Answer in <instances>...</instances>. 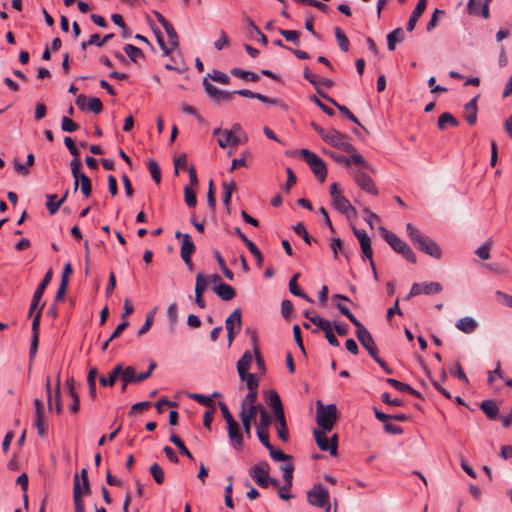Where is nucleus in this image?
I'll return each instance as SVG.
<instances>
[{
    "instance_id": "obj_1",
    "label": "nucleus",
    "mask_w": 512,
    "mask_h": 512,
    "mask_svg": "<svg viewBox=\"0 0 512 512\" xmlns=\"http://www.w3.org/2000/svg\"><path fill=\"white\" fill-rule=\"evenodd\" d=\"M406 231L410 240L421 253L427 254L429 256H440L442 251L439 245L433 239L424 235L411 223L406 225Z\"/></svg>"
},
{
    "instance_id": "obj_2",
    "label": "nucleus",
    "mask_w": 512,
    "mask_h": 512,
    "mask_svg": "<svg viewBox=\"0 0 512 512\" xmlns=\"http://www.w3.org/2000/svg\"><path fill=\"white\" fill-rule=\"evenodd\" d=\"M337 419L338 413L335 404L323 405L320 401L317 402L316 421L322 430L331 431Z\"/></svg>"
},
{
    "instance_id": "obj_3",
    "label": "nucleus",
    "mask_w": 512,
    "mask_h": 512,
    "mask_svg": "<svg viewBox=\"0 0 512 512\" xmlns=\"http://www.w3.org/2000/svg\"><path fill=\"white\" fill-rule=\"evenodd\" d=\"M329 498V493L322 484H315L307 492L308 503L318 508H324L326 512H330L331 509Z\"/></svg>"
},
{
    "instance_id": "obj_4",
    "label": "nucleus",
    "mask_w": 512,
    "mask_h": 512,
    "mask_svg": "<svg viewBox=\"0 0 512 512\" xmlns=\"http://www.w3.org/2000/svg\"><path fill=\"white\" fill-rule=\"evenodd\" d=\"M300 155L309 165L314 175L320 180V182H323L327 175V169L324 161L318 155L309 151L308 149H301Z\"/></svg>"
},
{
    "instance_id": "obj_5",
    "label": "nucleus",
    "mask_w": 512,
    "mask_h": 512,
    "mask_svg": "<svg viewBox=\"0 0 512 512\" xmlns=\"http://www.w3.org/2000/svg\"><path fill=\"white\" fill-rule=\"evenodd\" d=\"M72 176L74 178V191H77L79 182L81 183V192L85 197H90L92 184L88 176L80 172L81 162L79 159H73L70 163Z\"/></svg>"
},
{
    "instance_id": "obj_6",
    "label": "nucleus",
    "mask_w": 512,
    "mask_h": 512,
    "mask_svg": "<svg viewBox=\"0 0 512 512\" xmlns=\"http://www.w3.org/2000/svg\"><path fill=\"white\" fill-rule=\"evenodd\" d=\"M353 325L356 327V337L360 344L368 351L372 358H376L378 349L371 333L360 321H357Z\"/></svg>"
},
{
    "instance_id": "obj_7",
    "label": "nucleus",
    "mask_w": 512,
    "mask_h": 512,
    "mask_svg": "<svg viewBox=\"0 0 512 512\" xmlns=\"http://www.w3.org/2000/svg\"><path fill=\"white\" fill-rule=\"evenodd\" d=\"M324 141L345 152L353 150V145L348 142V136L336 129L328 130L327 134L324 136Z\"/></svg>"
},
{
    "instance_id": "obj_8",
    "label": "nucleus",
    "mask_w": 512,
    "mask_h": 512,
    "mask_svg": "<svg viewBox=\"0 0 512 512\" xmlns=\"http://www.w3.org/2000/svg\"><path fill=\"white\" fill-rule=\"evenodd\" d=\"M270 472V466L266 461H260L256 465L249 469L250 477L255 483L261 488H268V476Z\"/></svg>"
},
{
    "instance_id": "obj_9",
    "label": "nucleus",
    "mask_w": 512,
    "mask_h": 512,
    "mask_svg": "<svg viewBox=\"0 0 512 512\" xmlns=\"http://www.w3.org/2000/svg\"><path fill=\"white\" fill-rule=\"evenodd\" d=\"M380 233L382 237L386 240V242L394 249L395 252L403 254L404 256L410 255L412 253L410 247L396 234L388 231L383 227L380 228Z\"/></svg>"
},
{
    "instance_id": "obj_10",
    "label": "nucleus",
    "mask_w": 512,
    "mask_h": 512,
    "mask_svg": "<svg viewBox=\"0 0 512 512\" xmlns=\"http://www.w3.org/2000/svg\"><path fill=\"white\" fill-rule=\"evenodd\" d=\"M442 285L438 282H422V283H414L411 287L409 294L406 299L409 300L412 297H415L420 294L432 295L437 294L442 291Z\"/></svg>"
},
{
    "instance_id": "obj_11",
    "label": "nucleus",
    "mask_w": 512,
    "mask_h": 512,
    "mask_svg": "<svg viewBox=\"0 0 512 512\" xmlns=\"http://www.w3.org/2000/svg\"><path fill=\"white\" fill-rule=\"evenodd\" d=\"M242 326L241 310L236 308L226 319L225 327L227 330L228 343L231 345L236 334L240 331Z\"/></svg>"
},
{
    "instance_id": "obj_12",
    "label": "nucleus",
    "mask_w": 512,
    "mask_h": 512,
    "mask_svg": "<svg viewBox=\"0 0 512 512\" xmlns=\"http://www.w3.org/2000/svg\"><path fill=\"white\" fill-rule=\"evenodd\" d=\"M228 437L230 440L231 446L237 450L241 451L244 446V438L241 427L239 423L235 420L227 424Z\"/></svg>"
},
{
    "instance_id": "obj_13",
    "label": "nucleus",
    "mask_w": 512,
    "mask_h": 512,
    "mask_svg": "<svg viewBox=\"0 0 512 512\" xmlns=\"http://www.w3.org/2000/svg\"><path fill=\"white\" fill-rule=\"evenodd\" d=\"M203 86L208 96L216 102L230 101L233 97V92L218 89L208 81L207 77L203 80Z\"/></svg>"
},
{
    "instance_id": "obj_14",
    "label": "nucleus",
    "mask_w": 512,
    "mask_h": 512,
    "mask_svg": "<svg viewBox=\"0 0 512 512\" xmlns=\"http://www.w3.org/2000/svg\"><path fill=\"white\" fill-rule=\"evenodd\" d=\"M477 264L492 274L502 275L508 271L507 267L497 258H481Z\"/></svg>"
},
{
    "instance_id": "obj_15",
    "label": "nucleus",
    "mask_w": 512,
    "mask_h": 512,
    "mask_svg": "<svg viewBox=\"0 0 512 512\" xmlns=\"http://www.w3.org/2000/svg\"><path fill=\"white\" fill-rule=\"evenodd\" d=\"M220 134L221 137L218 138V145L221 148H226L227 146L236 147L239 145L240 140L239 138L234 134L232 130H221L220 128H216L213 131V135Z\"/></svg>"
},
{
    "instance_id": "obj_16",
    "label": "nucleus",
    "mask_w": 512,
    "mask_h": 512,
    "mask_svg": "<svg viewBox=\"0 0 512 512\" xmlns=\"http://www.w3.org/2000/svg\"><path fill=\"white\" fill-rule=\"evenodd\" d=\"M354 179L357 185L367 193L372 195L378 194V189L375 187L373 180L366 173L358 171L356 172Z\"/></svg>"
},
{
    "instance_id": "obj_17",
    "label": "nucleus",
    "mask_w": 512,
    "mask_h": 512,
    "mask_svg": "<svg viewBox=\"0 0 512 512\" xmlns=\"http://www.w3.org/2000/svg\"><path fill=\"white\" fill-rule=\"evenodd\" d=\"M332 204L341 214H345L348 217L356 215V209L342 194L336 195L334 199H332Z\"/></svg>"
},
{
    "instance_id": "obj_18",
    "label": "nucleus",
    "mask_w": 512,
    "mask_h": 512,
    "mask_svg": "<svg viewBox=\"0 0 512 512\" xmlns=\"http://www.w3.org/2000/svg\"><path fill=\"white\" fill-rule=\"evenodd\" d=\"M326 431L314 430L313 434L317 446L321 451H329L332 456H336V445L329 443V438L325 434Z\"/></svg>"
},
{
    "instance_id": "obj_19",
    "label": "nucleus",
    "mask_w": 512,
    "mask_h": 512,
    "mask_svg": "<svg viewBox=\"0 0 512 512\" xmlns=\"http://www.w3.org/2000/svg\"><path fill=\"white\" fill-rule=\"evenodd\" d=\"M353 231L355 236L359 240L363 256H372L373 251L371 247V240L367 232L363 229L357 228H353Z\"/></svg>"
},
{
    "instance_id": "obj_20",
    "label": "nucleus",
    "mask_w": 512,
    "mask_h": 512,
    "mask_svg": "<svg viewBox=\"0 0 512 512\" xmlns=\"http://www.w3.org/2000/svg\"><path fill=\"white\" fill-rule=\"evenodd\" d=\"M73 502L75 512H85L84 501L82 498L81 485L78 474L74 476L73 484Z\"/></svg>"
},
{
    "instance_id": "obj_21",
    "label": "nucleus",
    "mask_w": 512,
    "mask_h": 512,
    "mask_svg": "<svg viewBox=\"0 0 512 512\" xmlns=\"http://www.w3.org/2000/svg\"><path fill=\"white\" fill-rule=\"evenodd\" d=\"M427 6V0H419L414 10L412 11L410 18L407 22L406 29L411 32L414 30L418 19L421 17Z\"/></svg>"
},
{
    "instance_id": "obj_22",
    "label": "nucleus",
    "mask_w": 512,
    "mask_h": 512,
    "mask_svg": "<svg viewBox=\"0 0 512 512\" xmlns=\"http://www.w3.org/2000/svg\"><path fill=\"white\" fill-rule=\"evenodd\" d=\"M258 412L253 409H241L240 411V419L243 425V432L247 435L248 438L251 437V422L256 417Z\"/></svg>"
},
{
    "instance_id": "obj_23",
    "label": "nucleus",
    "mask_w": 512,
    "mask_h": 512,
    "mask_svg": "<svg viewBox=\"0 0 512 512\" xmlns=\"http://www.w3.org/2000/svg\"><path fill=\"white\" fill-rule=\"evenodd\" d=\"M176 238H182V244L180 249V256H191L195 251V245L189 234H183L176 232Z\"/></svg>"
},
{
    "instance_id": "obj_24",
    "label": "nucleus",
    "mask_w": 512,
    "mask_h": 512,
    "mask_svg": "<svg viewBox=\"0 0 512 512\" xmlns=\"http://www.w3.org/2000/svg\"><path fill=\"white\" fill-rule=\"evenodd\" d=\"M477 96L464 105V118L470 124L477 122Z\"/></svg>"
},
{
    "instance_id": "obj_25",
    "label": "nucleus",
    "mask_w": 512,
    "mask_h": 512,
    "mask_svg": "<svg viewBox=\"0 0 512 512\" xmlns=\"http://www.w3.org/2000/svg\"><path fill=\"white\" fill-rule=\"evenodd\" d=\"M213 290L224 301H230L236 295L235 289L226 283H219L213 288Z\"/></svg>"
},
{
    "instance_id": "obj_26",
    "label": "nucleus",
    "mask_w": 512,
    "mask_h": 512,
    "mask_svg": "<svg viewBox=\"0 0 512 512\" xmlns=\"http://www.w3.org/2000/svg\"><path fill=\"white\" fill-rule=\"evenodd\" d=\"M122 372V364H117L109 373L108 377L100 376L99 382L103 387H112L115 385L117 379Z\"/></svg>"
},
{
    "instance_id": "obj_27",
    "label": "nucleus",
    "mask_w": 512,
    "mask_h": 512,
    "mask_svg": "<svg viewBox=\"0 0 512 512\" xmlns=\"http://www.w3.org/2000/svg\"><path fill=\"white\" fill-rule=\"evenodd\" d=\"M67 195H68V191H66L65 194L63 195V197L60 198L59 200H57V195H55V194H47L46 195V198H47L46 208L51 215L55 214L59 210L61 205L66 200Z\"/></svg>"
},
{
    "instance_id": "obj_28",
    "label": "nucleus",
    "mask_w": 512,
    "mask_h": 512,
    "mask_svg": "<svg viewBox=\"0 0 512 512\" xmlns=\"http://www.w3.org/2000/svg\"><path fill=\"white\" fill-rule=\"evenodd\" d=\"M320 97H322L323 99H325L326 101L330 102L331 104H333L343 115H345L351 122L357 124V125H360V122L359 120L357 119V117L344 105H340L339 103H337L333 98H331L330 96H328L327 94L325 93H320Z\"/></svg>"
},
{
    "instance_id": "obj_29",
    "label": "nucleus",
    "mask_w": 512,
    "mask_h": 512,
    "mask_svg": "<svg viewBox=\"0 0 512 512\" xmlns=\"http://www.w3.org/2000/svg\"><path fill=\"white\" fill-rule=\"evenodd\" d=\"M480 409L491 420L496 419L499 413V407L495 401L487 399L481 402Z\"/></svg>"
},
{
    "instance_id": "obj_30",
    "label": "nucleus",
    "mask_w": 512,
    "mask_h": 512,
    "mask_svg": "<svg viewBox=\"0 0 512 512\" xmlns=\"http://www.w3.org/2000/svg\"><path fill=\"white\" fill-rule=\"evenodd\" d=\"M252 361V353L250 351H245L237 362V371L239 376H243L246 371H249Z\"/></svg>"
},
{
    "instance_id": "obj_31",
    "label": "nucleus",
    "mask_w": 512,
    "mask_h": 512,
    "mask_svg": "<svg viewBox=\"0 0 512 512\" xmlns=\"http://www.w3.org/2000/svg\"><path fill=\"white\" fill-rule=\"evenodd\" d=\"M455 326L460 331L470 334L475 331L477 322L471 317H463L456 322Z\"/></svg>"
},
{
    "instance_id": "obj_32",
    "label": "nucleus",
    "mask_w": 512,
    "mask_h": 512,
    "mask_svg": "<svg viewBox=\"0 0 512 512\" xmlns=\"http://www.w3.org/2000/svg\"><path fill=\"white\" fill-rule=\"evenodd\" d=\"M258 397V391H250L247 393L245 398L241 402V409L247 410V409H253L258 412L261 406H258L256 404Z\"/></svg>"
},
{
    "instance_id": "obj_33",
    "label": "nucleus",
    "mask_w": 512,
    "mask_h": 512,
    "mask_svg": "<svg viewBox=\"0 0 512 512\" xmlns=\"http://www.w3.org/2000/svg\"><path fill=\"white\" fill-rule=\"evenodd\" d=\"M404 38V32L402 28H396L387 35V47L389 51L395 50L396 43H399Z\"/></svg>"
},
{
    "instance_id": "obj_34",
    "label": "nucleus",
    "mask_w": 512,
    "mask_h": 512,
    "mask_svg": "<svg viewBox=\"0 0 512 512\" xmlns=\"http://www.w3.org/2000/svg\"><path fill=\"white\" fill-rule=\"evenodd\" d=\"M447 125L456 127L459 121L451 113L444 112L439 116L437 126L440 130H445Z\"/></svg>"
},
{
    "instance_id": "obj_35",
    "label": "nucleus",
    "mask_w": 512,
    "mask_h": 512,
    "mask_svg": "<svg viewBox=\"0 0 512 512\" xmlns=\"http://www.w3.org/2000/svg\"><path fill=\"white\" fill-rule=\"evenodd\" d=\"M252 346H253V352L255 355L257 367L260 371L265 372V363H264V359L261 355V352H260V349L258 346L257 333H255V332H253V335H252Z\"/></svg>"
},
{
    "instance_id": "obj_36",
    "label": "nucleus",
    "mask_w": 512,
    "mask_h": 512,
    "mask_svg": "<svg viewBox=\"0 0 512 512\" xmlns=\"http://www.w3.org/2000/svg\"><path fill=\"white\" fill-rule=\"evenodd\" d=\"M298 277H299V274L297 273V274H294V275L292 276V278L290 279V281H289V290H290V292H291L293 295L298 296V297H301V298L305 299L306 301H308V302H311V303H312V302H313V300H312V299H311L307 294H305L304 292H302V291L300 290V288L298 287V284H297V279H298Z\"/></svg>"
},
{
    "instance_id": "obj_37",
    "label": "nucleus",
    "mask_w": 512,
    "mask_h": 512,
    "mask_svg": "<svg viewBox=\"0 0 512 512\" xmlns=\"http://www.w3.org/2000/svg\"><path fill=\"white\" fill-rule=\"evenodd\" d=\"M231 74L235 77H238L243 80H248L252 82H257L260 79V76L254 72L246 71L241 68H233L231 70Z\"/></svg>"
},
{
    "instance_id": "obj_38",
    "label": "nucleus",
    "mask_w": 512,
    "mask_h": 512,
    "mask_svg": "<svg viewBox=\"0 0 512 512\" xmlns=\"http://www.w3.org/2000/svg\"><path fill=\"white\" fill-rule=\"evenodd\" d=\"M123 50L127 54V56L130 58V60L134 63H136L138 61V59L144 58L143 51L140 48H138L132 44H126L124 46Z\"/></svg>"
},
{
    "instance_id": "obj_39",
    "label": "nucleus",
    "mask_w": 512,
    "mask_h": 512,
    "mask_svg": "<svg viewBox=\"0 0 512 512\" xmlns=\"http://www.w3.org/2000/svg\"><path fill=\"white\" fill-rule=\"evenodd\" d=\"M267 403L268 405L271 407V409L274 411L276 410H279L281 408H283V405H282V402H281V399H280V396L278 395V393L271 389L268 391V394H267Z\"/></svg>"
},
{
    "instance_id": "obj_40",
    "label": "nucleus",
    "mask_w": 512,
    "mask_h": 512,
    "mask_svg": "<svg viewBox=\"0 0 512 512\" xmlns=\"http://www.w3.org/2000/svg\"><path fill=\"white\" fill-rule=\"evenodd\" d=\"M184 200L189 208H194L197 205V196L195 188L186 185L184 187Z\"/></svg>"
},
{
    "instance_id": "obj_41",
    "label": "nucleus",
    "mask_w": 512,
    "mask_h": 512,
    "mask_svg": "<svg viewBox=\"0 0 512 512\" xmlns=\"http://www.w3.org/2000/svg\"><path fill=\"white\" fill-rule=\"evenodd\" d=\"M240 379L246 382V386L250 391H257L259 386V380L255 374L246 371L243 376H239Z\"/></svg>"
},
{
    "instance_id": "obj_42",
    "label": "nucleus",
    "mask_w": 512,
    "mask_h": 512,
    "mask_svg": "<svg viewBox=\"0 0 512 512\" xmlns=\"http://www.w3.org/2000/svg\"><path fill=\"white\" fill-rule=\"evenodd\" d=\"M335 37L340 49L344 52L349 50V39L346 34L339 28L335 27L334 29Z\"/></svg>"
},
{
    "instance_id": "obj_43",
    "label": "nucleus",
    "mask_w": 512,
    "mask_h": 512,
    "mask_svg": "<svg viewBox=\"0 0 512 512\" xmlns=\"http://www.w3.org/2000/svg\"><path fill=\"white\" fill-rule=\"evenodd\" d=\"M284 485L292 486L294 464L290 461L281 467Z\"/></svg>"
},
{
    "instance_id": "obj_44",
    "label": "nucleus",
    "mask_w": 512,
    "mask_h": 512,
    "mask_svg": "<svg viewBox=\"0 0 512 512\" xmlns=\"http://www.w3.org/2000/svg\"><path fill=\"white\" fill-rule=\"evenodd\" d=\"M236 188V184L234 180H231L230 183H223V189H224V197H223V203L226 206V208L229 210L230 207V201L233 191Z\"/></svg>"
},
{
    "instance_id": "obj_45",
    "label": "nucleus",
    "mask_w": 512,
    "mask_h": 512,
    "mask_svg": "<svg viewBox=\"0 0 512 512\" xmlns=\"http://www.w3.org/2000/svg\"><path fill=\"white\" fill-rule=\"evenodd\" d=\"M53 277V271L52 269L50 268L44 278L42 279V281L39 283V285L37 286L36 290H35V294L37 295V297H42L43 294H44V291L45 289L47 288L48 284L50 283L51 279Z\"/></svg>"
},
{
    "instance_id": "obj_46",
    "label": "nucleus",
    "mask_w": 512,
    "mask_h": 512,
    "mask_svg": "<svg viewBox=\"0 0 512 512\" xmlns=\"http://www.w3.org/2000/svg\"><path fill=\"white\" fill-rule=\"evenodd\" d=\"M347 153H349L351 155V163L353 162L354 164L356 165H360L361 167L365 168V169H371V166L370 164L362 157V155L360 153L357 152V150L355 149V147L353 146V150L352 151H346Z\"/></svg>"
},
{
    "instance_id": "obj_47",
    "label": "nucleus",
    "mask_w": 512,
    "mask_h": 512,
    "mask_svg": "<svg viewBox=\"0 0 512 512\" xmlns=\"http://www.w3.org/2000/svg\"><path fill=\"white\" fill-rule=\"evenodd\" d=\"M293 230L298 236L302 237L307 244L316 242V240L309 235L302 222H299L295 226H293Z\"/></svg>"
},
{
    "instance_id": "obj_48",
    "label": "nucleus",
    "mask_w": 512,
    "mask_h": 512,
    "mask_svg": "<svg viewBox=\"0 0 512 512\" xmlns=\"http://www.w3.org/2000/svg\"><path fill=\"white\" fill-rule=\"evenodd\" d=\"M236 233L237 235L241 238V240L246 244V246L248 247L250 253L252 254V256H262L261 255V252L260 250L257 248V246L255 245L254 242H252L251 240H249L242 232L239 228H236Z\"/></svg>"
},
{
    "instance_id": "obj_49",
    "label": "nucleus",
    "mask_w": 512,
    "mask_h": 512,
    "mask_svg": "<svg viewBox=\"0 0 512 512\" xmlns=\"http://www.w3.org/2000/svg\"><path fill=\"white\" fill-rule=\"evenodd\" d=\"M209 279L201 272L196 276L195 293H203L208 288Z\"/></svg>"
},
{
    "instance_id": "obj_50",
    "label": "nucleus",
    "mask_w": 512,
    "mask_h": 512,
    "mask_svg": "<svg viewBox=\"0 0 512 512\" xmlns=\"http://www.w3.org/2000/svg\"><path fill=\"white\" fill-rule=\"evenodd\" d=\"M164 30L168 36V42H169V45L171 46V49L178 47V45H179L178 35H177V32L174 29L173 25L171 23L168 25H165Z\"/></svg>"
},
{
    "instance_id": "obj_51",
    "label": "nucleus",
    "mask_w": 512,
    "mask_h": 512,
    "mask_svg": "<svg viewBox=\"0 0 512 512\" xmlns=\"http://www.w3.org/2000/svg\"><path fill=\"white\" fill-rule=\"evenodd\" d=\"M170 441L179 449L181 454L187 456L189 459H193L192 454L186 448V446L184 445V442L175 433H172L170 435Z\"/></svg>"
},
{
    "instance_id": "obj_52",
    "label": "nucleus",
    "mask_w": 512,
    "mask_h": 512,
    "mask_svg": "<svg viewBox=\"0 0 512 512\" xmlns=\"http://www.w3.org/2000/svg\"><path fill=\"white\" fill-rule=\"evenodd\" d=\"M86 110L91 111L95 114H99L103 110V104H102L101 100L97 97L87 98Z\"/></svg>"
},
{
    "instance_id": "obj_53",
    "label": "nucleus",
    "mask_w": 512,
    "mask_h": 512,
    "mask_svg": "<svg viewBox=\"0 0 512 512\" xmlns=\"http://www.w3.org/2000/svg\"><path fill=\"white\" fill-rule=\"evenodd\" d=\"M278 32L287 41L292 42L294 44H299V38H300V35H301V33L299 31H296V30H285V29L279 28Z\"/></svg>"
},
{
    "instance_id": "obj_54",
    "label": "nucleus",
    "mask_w": 512,
    "mask_h": 512,
    "mask_svg": "<svg viewBox=\"0 0 512 512\" xmlns=\"http://www.w3.org/2000/svg\"><path fill=\"white\" fill-rule=\"evenodd\" d=\"M136 369L133 366H127L124 368L122 365V372L119 378H122L124 382L135 384Z\"/></svg>"
},
{
    "instance_id": "obj_55",
    "label": "nucleus",
    "mask_w": 512,
    "mask_h": 512,
    "mask_svg": "<svg viewBox=\"0 0 512 512\" xmlns=\"http://www.w3.org/2000/svg\"><path fill=\"white\" fill-rule=\"evenodd\" d=\"M148 169L152 179L159 184L161 181V170L158 163L154 159L148 161Z\"/></svg>"
},
{
    "instance_id": "obj_56",
    "label": "nucleus",
    "mask_w": 512,
    "mask_h": 512,
    "mask_svg": "<svg viewBox=\"0 0 512 512\" xmlns=\"http://www.w3.org/2000/svg\"><path fill=\"white\" fill-rule=\"evenodd\" d=\"M258 412L260 414V417H259V423L257 425V429L268 430L269 425L271 423L270 415L267 413V411L263 407H260Z\"/></svg>"
},
{
    "instance_id": "obj_57",
    "label": "nucleus",
    "mask_w": 512,
    "mask_h": 512,
    "mask_svg": "<svg viewBox=\"0 0 512 512\" xmlns=\"http://www.w3.org/2000/svg\"><path fill=\"white\" fill-rule=\"evenodd\" d=\"M149 472L157 484H162L164 482V471L159 464H152L149 468Z\"/></svg>"
},
{
    "instance_id": "obj_58",
    "label": "nucleus",
    "mask_w": 512,
    "mask_h": 512,
    "mask_svg": "<svg viewBox=\"0 0 512 512\" xmlns=\"http://www.w3.org/2000/svg\"><path fill=\"white\" fill-rule=\"evenodd\" d=\"M269 451L270 457L277 462L282 461H291V456L288 454H285L283 451L275 449L274 446H271L270 449H267Z\"/></svg>"
},
{
    "instance_id": "obj_59",
    "label": "nucleus",
    "mask_w": 512,
    "mask_h": 512,
    "mask_svg": "<svg viewBox=\"0 0 512 512\" xmlns=\"http://www.w3.org/2000/svg\"><path fill=\"white\" fill-rule=\"evenodd\" d=\"M156 312V308L153 309V311L149 312L147 315H146V319H145V322L144 324L142 325V327L138 330L137 332V335L138 336H142L144 335L145 333H147L153 322H154V314Z\"/></svg>"
},
{
    "instance_id": "obj_60",
    "label": "nucleus",
    "mask_w": 512,
    "mask_h": 512,
    "mask_svg": "<svg viewBox=\"0 0 512 512\" xmlns=\"http://www.w3.org/2000/svg\"><path fill=\"white\" fill-rule=\"evenodd\" d=\"M79 128L78 124L67 116H63L61 119V129L64 132H74Z\"/></svg>"
},
{
    "instance_id": "obj_61",
    "label": "nucleus",
    "mask_w": 512,
    "mask_h": 512,
    "mask_svg": "<svg viewBox=\"0 0 512 512\" xmlns=\"http://www.w3.org/2000/svg\"><path fill=\"white\" fill-rule=\"evenodd\" d=\"M206 77L207 79L211 78L213 81L219 82L221 84H229L230 82L229 77L219 70H213L212 73H209Z\"/></svg>"
},
{
    "instance_id": "obj_62",
    "label": "nucleus",
    "mask_w": 512,
    "mask_h": 512,
    "mask_svg": "<svg viewBox=\"0 0 512 512\" xmlns=\"http://www.w3.org/2000/svg\"><path fill=\"white\" fill-rule=\"evenodd\" d=\"M189 397L204 406L211 407L212 409L214 408V401L209 396H205L203 394H190Z\"/></svg>"
},
{
    "instance_id": "obj_63",
    "label": "nucleus",
    "mask_w": 512,
    "mask_h": 512,
    "mask_svg": "<svg viewBox=\"0 0 512 512\" xmlns=\"http://www.w3.org/2000/svg\"><path fill=\"white\" fill-rule=\"evenodd\" d=\"M310 321L315 325L317 326L318 329L322 330V331H325L330 325L331 323L323 318V317H320L318 315H313L311 318H310Z\"/></svg>"
},
{
    "instance_id": "obj_64",
    "label": "nucleus",
    "mask_w": 512,
    "mask_h": 512,
    "mask_svg": "<svg viewBox=\"0 0 512 512\" xmlns=\"http://www.w3.org/2000/svg\"><path fill=\"white\" fill-rule=\"evenodd\" d=\"M35 427L37 428L38 434L44 436L46 433V425L44 420V413L35 414Z\"/></svg>"
}]
</instances>
